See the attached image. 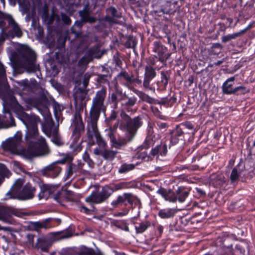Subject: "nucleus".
<instances>
[{"label":"nucleus","mask_w":255,"mask_h":255,"mask_svg":"<svg viewBox=\"0 0 255 255\" xmlns=\"http://www.w3.org/2000/svg\"><path fill=\"white\" fill-rule=\"evenodd\" d=\"M136 186L137 183L134 180L123 181L116 183L114 185V188L106 185L103 187L99 192H92L90 195L86 197L85 201L86 202L91 204H101L106 201L115 191L133 188Z\"/></svg>","instance_id":"obj_1"},{"label":"nucleus","mask_w":255,"mask_h":255,"mask_svg":"<svg viewBox=\"0 0 255 255\" xmlns=\"http://www.w3.org/2000/svg\"><path fill=\"white\" fill-rule=\"evenodd\" d=\"M121 120L120 123V129L126 132V139L131 141L134 138L138 130L143 126V116H138L131 118L124 111L120 114Z\"/></svg>","instance_id":"obj_2"},{"label":"nucleus","mask_w":255,"mask_h":255,"mask_svg":"<svg viewBox=\"0 0 255 255\" xmlns=\"http://www.w3.org/2000/svg\"><path fill=\"white\" fill-rule=\"evenodd\" d=\"M107 88L105 87L96 92L90 111V121H98L101 114L106 112L107 106L105 102Z\"/></svg>","instance_id":"obj_3"},{"label":"nucleus","mask_w":255,"mask_h":255,"mask_svg":"<svg viewBox=\"0 0 255 255\" xmlns=\"http://www.w3.org/2000/svg\"><path fill=\"white\" fill-rule=\"evenodd\" d=\"M21 56V66L28 73L38 72L40 75V67L36 64V55L34 51L28 47H23L19 52Z\"/></svg>","instance_id":"obj_4"},{"label":"nucleus","mask_w":255,"mask_h":255,"mask_svg":"<svg viewBox=\"0 0 255 255\" xmlns=\"http://www.w3.org/2000/svg\"><path fill=\"white\" fill-rule=\"evenodd\" d=\"M24 102L26 105L27 110H30L32 107L36 108L43 116L49 112L50 102L44 93L36 97L34 91L28 98H24Z\"/></svg>","instance_id":"obj_5"},{"label":"nucleus","mask_w":255,"mask_h":255,"mask_svg":"<svg viewBox=\"0 0 255 255\" xmlns=\"http://www.w3.org/2000/svg\"><path fill=\"white\" fill-rule=\"evenodd\" d=\"M113 208H118L120 206L124 205L131 209L138 207L139 209L141 206V203L139 198L133 195L132 193H124L121 195H119L116 200H113L111 203Z\"/></svg>","instance_id":"obj_6"},{"label":"nucleus","mask_w":255,"mask_h":255,"mask_svg":"<svg viewBox=\"0 0 255 255\" xmlns=\"http://www.w3.org/2000/svg\"><path fill=\"white\" fill-rule=\"evenodd\" d=\"M25 110H27V108L25 109L19 104H18L14 109L17 117L27 128L37 125L38 122L40 121L39 118L35 115H28L25 112Z\"/></svg>","instance_id":"obj_7"},{"label":"nucleus","mask_w":255,"mask_h":255,"mask_svg":"<svg viewBox=\"0 0 255 255\" xmlns=\"http://www.w3.org/2000/svg\"><path fill=\"white\" fill-rule=\"evenodd\" d=\"M116 79L121 85L131 91L134 90L135 83H138V79L134 77L133 74L132 73L129 74L124 69L118 73Z\"/></svg>","instance_id":"obj_8"},{"label":"nucleus","mask_w":255,"mask_h":255,"mask_svg":"<svg viewBox=\"0 0 255 255\" xmlns=\"http://www.w3.org/2000/svg\"><path fill=\"white\" fill-rule=\"evenodd\" d=\"M74 129L71 135V139L74 144H77L81 136L82 133L84 132L85 126L82 120V117L79 112L76 111L73 119Z\"/></svg>","instance_id":"obj_9"},{"label":"nucleus","mask_w":255,"mask_h":255,"mask_svg":"<svg viewBox=\"0 0 255 255\" xmlns=\"http://www.w3.org/2000/svg\"><path fill=\"white\" fill-rule=\"evenodd\" d=\"M167 48L160 41H155L153 43L152 51L155 53V58L162 63L166 62L171 54L167 52Z\"/></svg>","instance_id":"obj_10"},{"label":"nucleus","mask_w":255,"mask_h":255,"mask_svg":"<svg viewBox=\"0 0 255 255\" xmlns=\"http://www.w3.org/2000/svg\"><path fill=\"white\" fill-rule=\"evenodd\" d=\"M130 223L134 225L135 233L142 234L150 227H155L156 222L149 220L142 221L138 220L137 217H134L130 220Z\"/></svg>","instance_id":"obj_11"},{"label":"nucleus","mask_w":255,"mask_h":255,"mask_svg":"<svg viewBox=\"0 0 255 255\" xmlns=\"http://www.w3.org/2000/svg\"><path fill=\"white\" fill-rule=\"evenodd\" d=\"M24 213L17 209L11 207L0 206V220L9 223L13 216L22 217Z\"/></svg>","instance_id":"obj_12"},{"label":"nucleus","mask_w":255,"mask_h":255,"mask_svg":"<svg viewBox=\"0 0 255 255\" xmlns=\"http://www.w3.org/2000/svg\"><path fill=\"white\" fill-rule=\"evenodd\" d=\"M97 122L90 121V122H88L90 128H88L87 131L88 138L89 140H91L94 136L99 146L105 148L107 145V143L98 131Z\"/></svg>","instance_id":"obj_13"},{"label":"nucleus","mask_w":255,"mask_h":255,"mask_svg":"<svg viewBox=\"0 0 255 255\" xmlns=\"http://www.w3.org/2000/svg\"><path fill=\"white\" fill-rule=\"evenodd\" d=\"M36 188L29 182L25 184L21 191L14 197V199L24 201L32 199L34 196Z\"/></svg>","instance_id":"obj_14"},{"label":"nucleus","mask_w":255,"mask_h":255,"mask_svg":"<svg viewBox=\"0 0 255 255\" xmlns=\"http://www.w3.org/2000/svg\"><path fill=\"white\" fill-rule=\"evenodd\" d=\"M32 145L37 156L47 155L50 152L46 139L43 137L38 139Z\"/></svg>","instance_id":"obj_15"},{"label":"nucleus","mask_w":255,"mask_h":255,"mask_svg":"<svg viewBox=\"0 0 255 255\" xmlns=\"http://www.w3.org/2000/svg\"><path fill=\"white\" fill-rule=\"evenodd\" d=\"M114 24L115 22L113 19L109 15H106L99 19L98 23L94 26V28L97 32H106Z\"/></svg>","instance_id":"obj_16"},{"label":"nucleus","mask_w":255,"mask_h":255,"mask_svg":"<svg viewBox=\"0 0 255 255\" xmlns=\"http://www.w3.org/2000/svg\"><path fill=\"white\" fill-rule=\"evenodd\" d=\"M56 162L44 167L40 171L41 174L47 177L56 178L61 172V168L57 165Z\"/></svg>","instance_id":"obj_17"},{"label":"nucleus","mask_w":255,"mask_h":255,"mask_svg":"<svg viewBox=\"0 0 255 255\" xmlns=\"http://www.w3.org/2000/svg\"><path fill=\"white\" fill-rule=\"evenodd\" d=\"M155 70L151 66H146L145 68L144 78L143 85L146 89L155 91V87L150 85L151 81L156 76Z\"/></svg>","instance_id":"obj_18"},{"label":"nucleus","mask_w":255,"mask_h":255,"mask_svg":"<svg viewBox=\"0 0 255 255\" xmlns=\"http://www.w3.org/2000/svg\"><path fill=\"white\" fill-rule=\"evenodd\" d=\"M184 134L183 133L182 129L179 128L177 126L170 132V143L169 148L172 146L177 145L180 141H184Z\"/></svg>","instance_id":"obj_19"},{"label":"nucleus","mask_w":255,"mask_h":255,"mask_svg":"<svg viewBox=\"0 0 255 255\" xmlns=\"http://www.w3.org/2000/svg\"><path fill=\"white\" fill-rule=\"evenodd\" d=\"M52 245V241L51 239L44 237H39L33 246V249L40 250L42 252L48 253Z\"/></svg>","instance_id":"obj_20"},{"label":"nucleus","mask_w":255,"mask_h":255,"mask_svg":"<svg viewBox=\"0 0 255 255\" xmlns=\"http://www.w3.org/2000/svg\"><path fill=\"white\" fill-rule=\"evenodd\" d=\"M19 85L22 86L21 90L19 92V95L21 96L22 100L24 101V98H28L34 91L33 85L29 83L27 79L22 80L19 83Z\"/></svg>","instance_id":"obj_21"},{"label":"nucleus","mask_w":255,"mask_h":255,"mask_svg":"<svg viewBox=\"0 0 255 255\" xmlns=\"http://www.w3.org/2000/svg\"><path fill=\"white\" fill-rule=\"evenodd\" d=\"M170 71H162L160 73L161 80L156 83V89L158 91H163L166 89L170 78Z\"/></svg>","instance_id":"obj_22"},{"label":"nucleus","mask_w":255,"mask_h":255,"mask_svg":"<svg viewBox=\"0 0 255 255\" xmlns=\"http://www.w3.org/2000/svg\"><path fill=\"white\" fill-rule=\"evenodd\" d=\"M23 184V179L21 178L17 179L13 185L11 186L10 190L6 194L5 199H12L17 196V194L22 189Z\"/></svg>","instance_id":"obj_23"},{"label":"nucleus","mask_w":255,"mask_h":255,"mask_svg":"<svg viewBox=\"0 0 255 255\" xmlns=\"http://www.w3.org/2000/svg\"><path fill=\"white\" fill-rule=\"evenodd\" d=\"M168 152L167 145L165 141H161L159 144L156 145L151 148L150 154L152 157L159 156H165Z\"/></svg>","instance_id":"obj_24"},{"label":"nucleus","mask_w":255,"mask_h":255,"mask_svg":"<svg viewBox=\"0 0 255 255\" xmlns=\"http://www.w3.org/2000/svg\"><path fill=\"white\" fill-rule=\"evenodd\" d=\"M156 193L160 195L166 201L171 203H175L176 201L175 192L171 189H167L160 187L157 190Z\"/></svg>","instance_id":"obj_25"},{"label":"nucleus","mask_w":255,"mask_h":255,"mask_svg":"<svg viewBox=\"0 0 255 255\" xmlns=\"http://www.w3.org/2000/svg\"><path fill=\"white\" fill-rule=\"evenodd\" d=\"M156 137L155 134L154 133L153 128L151 126H149L146 137L141 147L145 149H148L154 145Z\"/></svg>","instance_id":"obj_26"},{"label":"nucleus","mask_w":255,"mask_h":255,"mask_svg":"<svg viewBox=\"0 0 255 255\" xmlns=\"http://www.w3.org/2000/svg\"><path fill=\"white\" fill-rule=\"evenodd\" d=\"M62 254L65 255H95L94 249L84 247L80 250L73 251L72 250H65L62 251Z\"/></svg>","instance_id":"obj_27"},{"label":"nucleus","mask_w":255,"mask_h":255,"mask_svg":"<svg viewBox=\"0 0 255 255\" xmlns=\"http://www.w3.org/2000/svg\"><path fill=\"white\" fill-rule=\"evenodd\" d=\"M62 254L65 255H95L94 249L84 247L80 250L73 251L72 250H65L62 251Z\"/></svg>","instance_id":"obj_28"},{"label":"nucleus","mask_w":255,"mask_h":255,"mask_svg":"<svg viewBox=\"0 0 255 255\" xmlns=\"http://www.w3.org/2000/svg\"><path fill=\"white\" fill-rule=\"evenodd\" d=\"M190 189L184 186H179L176 190L175 198L176 201L182 203L185 201L187 197L189 196Z\"/></svg>","instance_id":"obj_29"},{"label":"nucleus","mask_w":255,"mask_h":255,"mask_svg":"<svg viewBox=\"0 0 255 255\" xmlns=\"http://www.w3.org/2000/svg\"><path fill=\"white\" fill-rule=\"evenodd\" d=\"M177 96L175 93H173L172 95H170L168 96L161 98L158 101V105L164 106V107H171L177 102Z\"/></svg>","instance_id":"obj_30"},{"label":"nucleus","mask_w":255,"mask_h":255,"mask_svg":"<svg viewBox=\"0 0 255 255\" xmlns=\"http://www.w3.org/2000/svg\"><path fill=\"white\" fill-rule=\"evenodd\" d=\"M72 195V192L61 189L54 195V199L59 203L63 200L70 201L71 199Z\"/></svg>","instance_id":"obj_31"},{"label":"nucleus","mask_w":255,"mask_h":255,"mask_svg":"<svg viewBox=\"0 0 255 255\" xmlns=\"http://www.w3.org/2000/svg\"><path fill=\"white\" fill-rule=\"evenodd\" d=\"M177 211L174 208H164L160 209L158 212V217L162 219H170L173 218Z\"/></svg>","instance_id":"obj_32"},{"label":"nucleus","mask_w":255,"mask_h":255,"mask_svg":"<svg viewBox=\"0 0 255 255\" xmlns=\"http://www.w3.org/2000/svg\"><path fill=\"white\" fill-rule=\"evenodd\" d=\"M235 80V76H232L227 79L223 84L222 92L225 95H232L234 88V81Z\"/></svg>","instance_id":"obj_33"},{"label":"nucleus","mask_w":255,"mask_h":255,"mask_svg":"<svg viewBox=\"0 0 255 255\" xmlns=\"http://www.w3.org/2000/svg\"><path fill=\"white\" fill-rule=\"evenodd\" d=\"M21 140V135H16L15 139L9 138L2 143V147L5 150H10L16 145L15 141L19 142Z\"/></svg>","instance_id":"obj_34"},{"label":"nucleus","mask_w":255,"mask_h":255,"mask_svg":"<svg viewBox=\"0 0 255 255\" xmlns=\"http://www.w3.org/2000/svg\"><path fill=\"white\" fill-rule=\"evenodd\" d=\"M86 53L92 60L94 58H100L103 55V53L100 51V46L98 44L90 48L87 50Z\"/></svg>","instance_id":"obj_35"},{"label":"nucleus","mask_w":255,"mask_h":255,"mask_svg":"<svg viewBox=\"0 0 255 255\" xmlns=\"http://www.w3.org/2000/svg\"><path fill=\"white\" fill-rule=\"evenodd\" d=\"M85 23V22L83 21L81 19L80 20H76L74 25L71 27V32L75 34V37H81L82 35L81 28Z\"/></svg>","instance_id":"obj_36"},{"label":"nucleus","mask_w":255,"mask_h":255,"mask_svg":"<svg viewBox=\"0 0 255 255\" xmlns=\"http://www.w3.org/2000/svg\"><path fill=\"white\" fill-rule=\"evenodd\" d=\"M146 150L142 148L141 146L139 147L138 148V151L136 154V157L144 161H149L152 160V156L150 154H148L147 153Z\"/></svg>","instance_id":"obj_37"},{"label":"nucleus","mask_w":255,"mask_h":255,"mask_svg":"<svg viewBox=\"0 0 255 255\" xmlns=\"http://www.w3.org/2000/svg\"><path fill=\"white\" fill-rule=\"evenodd\" d=\"M42 128L43 132L48 137H50L53 134L54 129H58L57 128L54 127V123L52 121L43 124Z\"/></svg>","instance_id":"obj_38"},{"label":"nucleus","mask_w":255,"mask_h":255,"mask_svg":"<svg viewBox=\"0 0 255 255\" xmlns=\"http://www.w3.org/2000/svg\"><path fill=\"white\" fill-rule=\"evenodd\" d=\"M106 71L107 74H98L97 75V82L100 84H105L109 82V78L111 77L110 71L108 68L103 67L102 71Z\"/></svg>","instance_id":"obj_39"},{"label":"nucleus","mask_w":255,"mask_h":255,"mask_svg":"<svg viewBox=\"0 0 255 255\" xmlns=\"http://www.w3.org/2000/svg\"><path fill=\"white\" fill-rule=\"evenodd\" d=\"M106 11L107 13L109 14L107 15L112 17L115 22V24L117 23V19L121 17V13L118 12L117 9L114 6H110L107 8Z\"/></svg>","instance_id":"obj_40"},{"label":"nucleus","mask_w":255,"mask_h":255,"mask_svg":"<svg viewBox=\"0 0 255 255\" xmlns=\"http://www.w3.org/2000/svg\"><path fill=\"white\" fill-rule=\"evenodd\" d=\"M117 153V151L107 149L102 150L100 152V155L105 159L110 161L113 160L115 158Z\"/></svg>","instance_id":"obj_41"},{"label":"nucleus","mask_w":255,"mask_h":255,"mask_svg":"<svg viewBox=\"0 0 255 255\" xmlns=\"http://www.w3.org/2000/svg\"><path fill=\"white\" fill-rule=\"evenodd\" d=\"M52 138L51 141L57 146H61L64 145V143L62 140L61 136L58 133V129H55L51 135Z\"/></svg>","instance_id":"obj_42"},{"label":"nucleus","mask_w":255,"mask_h":255,"mask_svg":"<svg viewBox=\"0 0 255 255\" xmlns=\"http://www.w3.org/2000/svg\"><path fill=\"white\" fill-rule=\"evenodd\" d=\"M28 131L26 134L27 139L34 138L38 134L37 125L32 126L27 128Z\"/></svg>","instance_id":"obj_43"},{"label":"nucleus","mask_w":255,"mask_h":255,"mask_svg":"<svg viewBox=\"0 0 255 255\" xmlns=\"http://www.w3.org/2000/svg\"><path fill=\"white\" fill-rule=\"evenodd\" d=\"M22 154L28 159L37 156L32 144L29 145L26 149L22 150Z\"/></svg>","instance_id":"obj_44"},{"label":"nucleus","mask_w":255,"mask_h":255,"mask_svg":"<svg viewBox=\"0 0 255 255\" xmlns=\"http://www.w3.org/2000/svg\"><path fill=\"white\" fill-rule=\"evenodd\" d=\"M135 168V165L133 164L124 163L121 165L119 169V173L121 174L126 173Z\"/></svg>","instance_id":"obj_45"},{"label":"nucleus","mask_w":255,"mask_h":255,"mask_svg":"<svg viewBox=\"0 0 255 255\" xmlns=\"http://www.w3.org/2000/svg\"><path fill=\"white\" fill-rule=\"evenodd\" d=\"M177 127L179 128L182 129L183 133L185 134L188 133V132L186 131V129H190L193 130V133H194V125L190 122H186L185 123H182L179 125H177Z\"/></svg>","instance_id":"obj_46"},{"label":"nucleus","mask_w":255,"mask_h":255,"mask_svg":"<svg viewBox=\"0 0 255 255\" xmlns=\"http://www.w3.org/2000/svg\"><path fill=\"white\" fill-rule=\"evenodd\" d=\"M222 46L218 43H214L209 49V52L210 54L218 55L221 52Z\"/></svg>","instance_id":"obj_47"},{"label":"nucleus","mask_w":255,"mask_h":255,"mask_svg":"<svg viewBox=\"0 0 255 255\" xmlns=\"http://www.w3.org/2000/svg\"><path fill=\"white\" fill-rule=\"evenodd\" d=\"M250 92V90L244 86H240L234 88L232 95H245Z\"/></svg>","instance_id":"obj_48"},{"label":"nucleus","mask_w":255,"mask_h":255,"mask_svg":"<svg viewBox=\"0 0 255 255\" xmlns=\"http://www.w3.org/2000/svg\"><path fill=\"white\" fill-rule=\"evenodd\" d=\"M239 164H238L236 167H234L231 172L230 179L231 183H234L236 182H237L240 177V173L238 171L237 166H238Z\"/></svg>","instance_id":"obj_49"},{"label":"nucleus","mask_w":255,"mask_h":255,"mask_svg":"<svg viewBox=\"0 0 255 255\" xmlns=\"http://www.w3.org/2000/svg\"><path fill=\"white\" fill-rule=\"evenodd\" d=\"M242 35L240 31L233 34H229L228 35L222 36V41L223 43H227L232 39H235L238 37L241 36Z\"/></svg>","instance_id":"obj_50"},{"label":"nucleus","mask_w":255,"mask_h":255,"mask_svg":"<svg viewBox=\"0 0 255 255\" xmlns=\"http://www.w3.org/2000/svg\"><path fill=\"white\" fill-rule=\"evenodd\" d=\"M172 4L170 2H166L165 5H163L160 9V11L165 14H173L175 10L171 8Z\"/></svg>","instance_id":"obj_51"},{"label":"nucleus","mask_w":255,"mask_h":255,"mask_svg":"<svg viewBox=\"0 0 255 255\" xmlns=\"http://www.w3.org/2000/svg\"><path fill=\"white\" fill-rule=\"evenodd\" d=\"M141 100L147 103H149L150 104H158L159 100L155 99L151 97L149 95L147 94H143L141 97Z\"/></svg>","instance_id":"obj_52"},{"label":"nucleus","mask_w":255,"mask_h":255,"mask_svg":"<svg viewBox=\"0 0 255 255\" xmlns=\"http://www.w3.org/2000/svg\"><path fill=\"white\" fill-rule=\"evenodd\" d=\"M125 97L128 99V101L125 103V105L126 106L131 107L136 104L137 99L135 96L131 97H128L126 96Z\"/></svg>","instance_id":"obj_53"},{"label":"nucleus","mask_w":255,"mask_h":255,"mask_svg":"<svg viewBox=\"0 0 255 255\" xmlns=\"http://www.w3.org/2000/svg\"><path fill=\"white\" fill-rule=\"evenodd\" d=\"M83 158L84 161H85L88 164L89 166L91 168H93L94 166L95 163L91 159L89 154L87 152H85L83 155Z\"/></svg>","instance_id":"obj_54"},{"label":"nucleus","mask_w":255,"mask_h":255,"mask_svg":"<svg viewBox=\"0 0 255 255\" xmlns=\"http://www.w3.org/2000/svg\"><path fill=\"white\" fill-rule=\"evenodd\" d=\"M6 79L5 70L3 64L0 62V84H2Z\"/></svg>","instance_id":"obj_55"},{"label":"nucleus","mask_w":255,"mask_h":255,"mask_svg":"<svg viewBox=\"0 0 255 255\" xmlns=\"http://www.w3.org/2000/svg\"><path fill=\"white\" fill-rule=\"evenodd\" d=\"M151 109L152 112H153L154 115L157 117V118H159L161 120L165 119V116L162 115L161 113L159 111L158 108L154 107V106H151Z\"/></svg>","instance_id":"obj_56"},{"label":"nucleus","mask_w":255,"mask_h":255,"mask_svg":"<svg viewBox=\"0 0 255 255\" xmlns=\"http://www.w3.org/2000/svg\"><path fill=\"white\" fill-rule=\"evenodd\" d=\"M51 218H47L44 220L40 222L41 223V229H50L52 227V226L50 224V222L51 221Z\"/></svg>","instance_id":"obj_57"},{"label":"nucleus","mask_w":255,"mask_h":255,"mask_svg":"<svg viewBox=\"0 0 255 255\" xmlns=\"http://www.w3.org/2000/svg\"><path fill=\"white\" fill-rule=\"evenodd\" d=\"M118 91L114 92L112 93L110 96V101L111 103L114 104L115 106H117L119 100L118 98Z\"/></svg>","instance_id":"obj_58"},{"label":"nucleus","mask_w":255,"mask_h":255,"mask_svg":"<svg viewBox=\"0 0 255 255\" xmlns=\"http://www.w3.org/2000/svg\"><path fill=\"white\" fill-rule=\"evenodd\" d=\"M92 60L88 57V55L85 53V55L79 60V64L81 66L87 65Z\"/></svg>","instance_id":"obj_59"},{"label":"nucleus","mask_w":255,"mask_h":255,"mask_svg":"<svg viewBox=\"0 0 255 255\" xmlns=\"http://www.w3.org/2000/svg\"><path fill=\"white\" fill-rule=\"evenodd\" d=\"M117 227L126 232H129L128 224L125 221H122L116 225Z\"/></svg>","instance_id":"obj_60"},{"label":"nucleus","mask_w":255,"mask_h":255,"mask_svg":"<svg viewBox=\"0 0 255 255\" xmlns=\"http://www.w3.org/2000/svg\"><path fill=\"white\" fill-rule=\"evenodd\" d=\"M73 158L72 155L70 154H66L62 159L61 160H59L57 161V163H61L62 164H64L66 163V162H71Z\"/></svg>","instance_id":"obj_61"},{"label":"nucleus","mask_w":255,"mask_h":255,"mask_svg":"<svg viewBox=\"0 0 255 255\" xmlns=\"http://www.w3.org/2000/svg\"><path fill=\"white\" fill-rule=\"evenodd\" d=\"M61 19L63 23L65 25H70L71 23V20L70 17L66 14L62 12L61 14Z\"/></svg>","instance_id":"obj_62"},{"label":"nucleus","mask_w":255,"mask_h":255,"mask_svg":"<svg viewBox=\"0 0 255 255\" xmlns=\"http://www.w3.org/2000/svg\"><path fill=\"white\" fill-rule=\"evenodd\" d=\"M94 206H92V209H89L85 206H81L80 207V211L87 215L92 214V212H94Z\"/></svg>","instance_id":"obj_63"},{"label":"nucleus","mask_w":255,"mask_h":255,"mask_svg":"<svg viewBox=\"0 0 255 255\" xmlns=\"http://www.w3.org/2000/svg\"><path fill=\"white\" fill-rule=\"evenodd\" d=\"M35 236L32 234H27L26 236L27 242L29 245L32 246V248H33V246L35 245L34 244V238Z\"/></svg>","instance_id":"obj_64"}]
</instances>
